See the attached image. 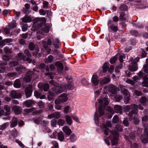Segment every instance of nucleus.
Segmentation results:
<instances>
[{"label": "nucleus", "instance_id": "obj_1", "mask_svg": "<svg viewBox=\"0 0 148 148\" xmlns=\"http://www.w3.org/2000/svg\"><path fill=\"white\" fill-rule=\"evenodd\" d=\"M99 113L100 116H98L96 112L94 114V120L95 124L98 125L99 120L98 117L103 116L104 114V112L103 110V106L107 105L108 104V102L107 98L106 97L102 98L99 100Z\"/></svg>", "mask_w": 148, "mask_h": 148}, {"label": "nucleus", "instance_id": "obj_2", "mask_svg": "<svg viewBox=\"0 0 148 148\" xmlns=\"http://www.w3.org/2000/svg\"><path fill=\"white\" fill-rule=\"evenodd\" d=\"M49 83L52 85V91L49 92V94L51 96H56L62 92L63 89L61 88V86L55 83L53 80L49 81Z\"/></svg>", "mask_w": 148, "mask_h": 148}, {"label": "nucleus", "instance_id": "obj_3", "mask_svg": "<svg viewBox=\"0 0 148 148\" xmlns=\"http://www.w3.org/2000/svg\"><path fill=\"white\" fill-rule=\"evenodd\" d=\"M110 132L111 133V135H110V136L111 138V144L112 145H115L118 143V133L115 130Z\"/></svg>", "mask_w": 148, "mask_h": 148}, {"label": "nucleus", "instance_id": "obj_4", "mask_svg": "<svg viewBox=\"0 0 148 148\" xmlns=\"http://www.w3.org/2000/svg\"><path fill=\"white\" fill-rule=\"evenodd\" d=\"M68 99L65 94H63L56 99L54 101L55 104H60L64 103L68 100Z\"/></svg>", "mask_w": 148, "mask_h": 148}, {"label": "nucleus", "instance_id": "obj_5", "mask_svg": "<svg viewBox=\"0 0 148 148\" xmlns=\"http://www.w3.org/2000/svg\"><path fill=\"white\" fill-rule=\"evenodd\" d=\"M108 91L111 93L110 94L111 96H113L116 94L117 92V88L115 86L111 84L108 85Z\"/></svg>", "mask_w": 148, "mask_h": 148}, {"label": "nucleus", "instance_id": "obj_6", "mask_svg": "<svg viewBox=\"0 0 148 148\" xmlns=\"http://www.w3.org/2000/svg\"><path fill=\"white\" fill-rule=\"evenodd\" d=\"M148 73H144L142 76H139L140 77H143V81L142 84H143V86H145L148 88Z\"/></svg>", "mask_w": 148, "mask_h": 148}, {"label": "nucleus", "instance_id": "obj_7", "mask_svg": "<svg viewBox=\"0 0 148 148\" xmlns=\"http://www.w3.org/2000/svg\"><path fill=\"white\" fill-rule=\"evenodd\" d=\"M148 59L146 60V64L144 65L141 71L138 74V76H142L144 73H148Z\"/></svg>", "mask_w": 148, "mask_h": 148}, {"label": "nucleus", "instance_id": "obj_8", "mask_svg": "<svg viewBox=\"0 0 148 148\" xmlns=\"http://www.w3.org/2000/svg\"><path fill=\"white\" fill-rule=\"evenodd\" d=\"M25 93L27 98L30 97L32 94V86L31 85H29L25 89Z\"/></svg>", "mask_w": 148, "mask_h": 148}, {"label": "nucleus", "instance_id": "obj_9", "mask_svg": "<svg viewBox=\"0 0 148 148\" xmlns=\"http://www.w3.org/2000/svg\"><path fill=\"white\" fill-rule=\"evenodd\" d=\"M17 58L18 60H23L24 61H27L29 62H30L31 61L30 59L27 58L22 53H18L17 56Z\"/></svg>", "mask_w": 148, "mask_h": 148}, {"label": "nucleus", "instance_id": "obj_10", "mask_svg": "<svg viewBox=\"0 0 148 148\" xmlns=\"http://www.w3.org/2000/svg\"><path fill=\"white\" fill-rule=\"evenodd\" d=\"M61 88L63 89L62 92L64 90L68 89H73V82H68V84L64 85H61Z\"/></svg>", "mask_w": 148, "mask_h": 148}, {"label": "nucleus", "instance_id": "obj_11", "mask_svg": "<svg viewBox=\"0 0 148 148\" xmlns=\"http://www.w3.org/2000/svg\"><path fill=\"white\" fill-rule=\"evenodd\" d=\"M91 82L95 85H97L99 82V80L97 76L96 75H93L91 78Z\"/></svg>", "mask_w": 148, "mask_h": 148}, {"label": "nucleus", "instance_id": "obj_12", "mask_svg": "<svg viewBox=\"0 0 148 148\" xmlns=\"http://www.w3.org/2000/svg\"><path fill=\"white\" fill-rule=\"evenodd\" d=\"M29 74H31L32 75H33L34 74V73L33 71H28L27 73L26 77L24 79V80L27 82H30L31 80V78H32V77L29 76Z\"/></svg>", "mask_w": 148, "mask_h": 148}, {"label": "nucleus", "instance_id": "obj_13", "mask_svg": "<svg viewBox=\"0 0 148 148\" xmlns=\"http://www.w3.org/2000/svg\"><path fill=\"white\" fill-rule=\"evenodd\" d=\"M131 112L134 114H137L138 113L137 106L135 104H132L130 106Z\"/></svg>", "mask_w": 148, "mask_h": 148}, {"label": "nucleus", "instance_id": "obj_14", "mask_svg": "<svg viewBox=\"0 0 148 148\" xmlns=\"http://www.w3.org/2000/svg\"><path fill=\"white\" fill-rule=\"evenodd\" d=\"M12 110L14 111L16 114H18L21 113L22 108L20 106H14L12 108Z\"/></svg>", "mask_w": 148, "mask_h": 148}, {"label": "nucleus", "instance_id": "obj_15", "mask_svg": "<svg viewBox=\"0 0 148 148\" xmlns=\"http://www.w3.org/2000/svg\"><path fill=\"white\" fill-rule=\"evenodd\" d=\"M25 8L23 9V11L24 13L26 14H29L30 12V11L28 9L30 7V5L29 3H26L25 5Z\"/></svg>", "mask_w": 148, "mask_h": 148}, {"label": "nucleus", "instance_id": "obj_16", "mask_svg": "<svg viewBox=\"0 0 148 148\" xmlns=\"http://www.w3.org/2000/svg\"><path fill=\"white\" fill-rule=\"evenodd\" d=\"M10 95L12 97L14 98H18L21 96L20 93L16 92L14 90L11 91Z\"/></svg>", "mask_w": 148, "mask_h": 148}, {"label": "nucleus", "instance_id": "obj_17", "mask_svg": "<svg viewBox=\"0 0 148 148\" xmlns=\"http://www.w3.org/2000/svg\"><path fill=\"white\" fill-rule=\"evenodd\" d=\"M62 130L67 135H69L71 133V131L69 127L67 126H64Z\"/></svg>", "mask_w": 148, "mask_h": 148}, {"label": "nucleus", "instance_id": "obj_18", "mask_svg": "<svg viewBox=\"0 0 148 148\" xmlns=\"http://www.w3.org/2000/svg\"><path fill=\"white\" fill-rule=\"evenodd\" d=\"M16 70L19 73H24L26 71L25 68L21 66H19L17 67Z\"/></svg>", "mask_w": 148, "mask_h": 148}, {"label": "nucleus", "instance_id": "obj_19", "mask_svg": "<svg viewBox=\"0 0 148 148\" xmlns=\"http://www.w3.org/2000/svg\"><path fill=\"white\" fill-rule=\"evenodd\" d=\"M110 81V79L109 77H105L100 81L99 84L101 85L106 84L109 83Z\"/></svg>", "mask_w": 148, "mask_h": 148}, {"label": "nucleus", "instance_id": "obj_20", "mask_svg": "<svg viewBox=\"0 0 148 148\" xmlns=\"http://www.w3.org/2000/svg\"><path fill=\"white\" fill-rule=\"evenodd\" d=\"M53 45L55 47L57 48H58L59 47L58 44L60 42V41L58 38H55L52 40Z\"/></svg>", "mask_w": 148, "mask_h": 148}, {"label": "nucleus", "instance_id": "obj_21", "mask_svg": "<svg viewBox=\"0 0 148 148\" xmlns=\"http://www.w3.org/2000/svg\"><path fill=\"white\" fill-rule=\"evenodd\" d=\"M42 43L44 47L45 48H47L48 46H50L51 45V39L49 38L47 40V42L46 41H43Z\"/></svg>", "mask_w": 148, "mask_h": 148}, {"label": "nucleus", "instance_id": "obj_22", "mask_svg": "<svg viewBox=\"0 0 148 148\" xmlns=\"http://www.w3.org/2000/svg\"><path fill=\"white\" fill-rule=\"evenodd\" d=\"M114 108L116 112L120 114L122 113V109L121 107L120 106L116 105L114 106Z\"/></svg>", "mask_w": 148, "mask_h": 148}, {"label": "nucleus", "instance_id": "obj_23", "mask_svg": "<svg viewBox=\"0 0 148 148\" xmlns=\"http://www.w3.org/2000/svg\"><path fill=\"white\" fill-rule=\"evenodd\" d=\"M23 103L27 107H30L34 104V102L32 100H29L25 101Z\"/></svg>", "mask_w": 148, "mask_h": 148}, {"label": "nucleus", "instance_id": "obj_24", "mask_svg": "<svg viewBox=\"0 0 148 148\" xmlns=\"http://www.w3.org/2000/svg\"><path fill=\"white\" fill-rule=\"evenodd\" d=\"M101 127L103 130L106 136L108 135V131H109V130L108 128H107L106 125L105 124H103L101 126Z\"/></svg>", "mask_w": 148, "mask_h": 148}, {"label": "nucleus", "instance_id": "obj_25", "mask_svg": "<svg viewBox=\"0 0 148 148\" xmlns=\"http://www.w3.org/2000/svg\"><path fill=\"white\" fill-rule=\"evenodd\" d=\"M57 136L58 139L60 141H63L64 139V137L63 133L61 131L58 133Z\"/></svg>", "mask_w": 148, "mask_h": 148}, {"label": "nucleus", "instance_id": "obj_26", "mask_svg": "<svg viewBox=\"0 0 148 148\" xmlns=\"http://www.w3.org/2000/svg\"><path fill=\"white\" fill-rule=\"evenodd\" d=\"M35 110L34 108L25 109L24 110V114L25 115H27L31 112H34Z\"/></svg>", "mask_w": 148, "mask_h": 148}, {"label": "nucleus", "instance_id": "obj_27", "mask_svg": "<svg viewBox=\"0 0 148 148\" xmlns=\"http://www.w3.org/2000/svg\"><path fill=\"white\" fill-rule=\"evenodd\" d=\"M65 117L66 122L69 125H71L73 122L71 117L68 115H66Z\"/></svg>", "mask_w": 148, "mask_h": 148}, {"label": "nucleus", "instance_id": "obj_28", "mask_svg": "<svg viewBox=\"0 0 148 148\" xmlns=\"http://www.w3.org/2000/svg\"><path fill=\"white\" fill-rule=\"evenodd\" d=\"M14 86L16 88H19L21 86V84L20 80L18 79L16 80L14 83Z\"/></svg>", "mask_w": 148, "mask_h": 148}, {"label": "nucleus", "instance_id": "obj_29", "mask_svg": "<svg viewBox=\"0 0 148 148\" xmlns=\"http://www.w3.org/2000/svg\"><path fill=\"white\" fill-rule=\"evenodd\" d=\"M139 57H137L134 60H133V58L131 57L130 59V60L132 64H136L139 61Z\"/></svg>", "mask_w": 148, "mask_h": 148}, {"label": "nucleus", "instance_id": "obj_30", "mask_svg": "<svg viewBox=\"0 0 148 148\" xmlns=\"http://www.w3.org/2000/svg\"><path fill=\"white\" fill-rule=\"evenodd\" d=\"M17 119L15 117L13 118L11 124V126L12 127H14L17 125Z\"/></svg>", "mask_w": 148, "mask_h": 148}, {"label": "nucleus", "instance_id": "obj_31", "mask_svg": "<svg viewBox=\"0 0 148 148\" xmlns=\"http://www.w3.org/2000/svg\"><path fill=\"white\" fill-rule=\"evenodd\" d=\"M55 66L59 68L61 70H62L64 68L62 64L59 61H57L55 62Z\"/></svg>", "mask_w": 148, "mask_h": 148}, {"label": "nucleus", "instance_id": "obj_32", "mask_svg": "<svg viewBox=\"0 0 148 148\" xmlns=\"http://www.w3.org/2000/svg\"><path fill=\"white\" fill-rule=\"evenodd\" d=\"M129 69L132 71H136L138 69V66L137 64H135L130 66L129 67Z\"/></svg>", "mask_w": 148, "mask_h": 148}, {"label": "nucleus", "instance_id": "obj_33", "mask_svg": "<svg viewBox=\"0 0 148 148\" xmlns=\"http://www.w3.org/2000/svg\"><path fill=\"white\" fill-rule=\"evenodd\" d=\"M135 137V136L134 133H131L129 134V136H125L126 139L128 141H130V138L131 139L133 140Z\"/></svg>", "mask_w": 148, "mask_h": 148}, {"label": "nucleus", "instance_id": "obj_34", "mask_svg": "<svg viewBox=\"0 0 148 148\" xmlns=\"http://www.w3.org/2000/svg\"><path fill=\"white\" fill-rule=\"evenodd\" d=\"M16 26V21H12L9 24L8 27L11 28H13Z\"/></svg>", "mask_w": 148, "mask_h": 148}, {"label": "nucleus", "instance_id": "obj_35", "mask_svg": "<svg viewBox=\"0 0 148 148\" xmlns=\"http://www.w3.org/2000/svg\"><path fill=\"white\" fill-rule=\"evenodd\" d=\"M121 92L125 96L130 95L127 89L123 87L121 88Z\"/></svg>", "mask_w": 148, "mask_h": 148}, {"label": "nucleus", "instance_id": "obj_36", "mask_svg": "<svg viewBox=\"0 0 148 148\" xmlns=\"http://www.w3.org/2000/svg\"><path fill=\"white\" fill-rule=\"evenodd\" d=\"M17 75V73L16 72H12L8 73L7 75V76L9 78L15 77Z\"/></svg>", "mask_w": 148, "mask_h": 148}, {"label": "nucleus", "instance_id": "obj_37", "mask_svg": "<svg viewBox=\"0 0 148 148\" xmlns=\"http://www.w3.org/2000/svg\"><path fill=\"white\" fill-rule=\"evenodd\" d=\"M53 58L51 55L49 56L45 61V63L46 64H48L49 62H51L53 60Z\"/></svg>", "mask_w": 148, "mask_h": 148}, {"label": "nucleus", "instance_id": "obj_38", "mask_svg": "<svg viewBox=\"0 0 148 148\" xmlns=\"http://www.w3.org/2000/svg\"><path fill=\"white\" fill-rule=\"evenodd\" d=\"M22 21L25 23L30 22L31 21L30 17L28 16H25L22 19Z\"/></svg>", "mask_w": 148, "mask_h": 148}, {"label": "nucleus", "instance_id": "obj_39", "mask_svg": "<svg viewBox=\"0 0 148 148\" xmlns=\"http://www.w3.org/2000/svg\"><path fill=\"white\" fill-rule=\"evenodd\" d=\"M70 139L71 142H74L76 140L77 137L74 134H73L70 136Z\"/></svg>", "mask_w": 148, "mask_h": 148}, {"label": "nucleus", "instance_id": "obj_40", "mask_svg": "<svg viewBox=\"0 0 148 148\" xmlns=\"http://www.w3.org/2000/svg\"><path fill=\"white\" fill-rule=\"evenodd\" d=\"M119 9L122 11L127 10V6L124 4H122L120 6Z\"/></svg>", "mask_w": 148, "mask_h": 148}, {"label": "nucleus", "instance_id": "obj_41", "mask_svg": "<svg viewBox=\"0 0 148 148\" xmlns=\"http://www.w3.org/2000/svg\"><path fill=\"white\" fill-rule=\"evenodd\" d=\"M108 64V63L106 62L104 64L103 66V72H106L107 71V69L109 68Z\"/></svg>", "mask_w": 148, "mask_h": 148}, {"label": "nucleus", "instance_id": "obj_42", "mask_svg": "<svg viewBox=\"0 0 148 148\" xmlns=\"http://www.w3.org/2000/svg\"><path fill=\"white\" fill-rule=\"evenodd\" d=\"M4 109L5 111L7 112L6 114L7 115H9L10 111V106L7 105H5L4 106Z\"/></svg>", "mask_w": 148, "mask_h": 148}, {"label": "nucleus", "instance_id": "obj_43", "mask_svg": "<svg viewBox=\"0 0 148 148\" xmlns=\"http://www.w3.org/2000/svg\"><path fill=\"white\" fill-rule=\"evenodd\" d=\"M65 123V121L64 119H59L58 121V124L61 126H63Z\"/></svg>", "mask_w": 148, "mask_h": 148}, {"label": "nucleus", "instance_id": "obj_44", "mask_svg": "<svg viewBox=\"0 0 148 148\" xmlns=\"http://www.w3.org/2000/svg\"><path fill=\"white\" fill-rule=\"evenodd\" d=\"M8 125L7 123H5L3 125H0V130H3L6 129L7 127H8Z\"/></svg>", "mask_w": 148, "mask_h": 148}, {"label": "nucleus", "instance_id": "obj_45", "mask_svg": "<svg viewBox=\"0 0 148 148\" xmlns=\"http://www.w3.org/2000/svg\"><path fill=\"white\" fill-rule=\"evenodd\" d=\"M109 29L114 32H116L117 31L118 28L116 26L111 25L109 27Z\"/></svg>", "mask_w": 148, "mask_h": 148}, {"label": "nucleus", "instance_id": "obj_46", "mask_svg": "<svg viewBox=\"0 0 148 148\" xmlns=\"http://www.w3.org/2000/svg\"><path fill=\"white\" fill-rule=\"evenodd\" d=\"M24 53L27 57L28 58H29L31 57L32 55L29 52V50L27 49H25L24 51Z\"/></svg>", "mask_w": 148, "mask_h": 148}, {"label": "nucleus", "instance_id": "obj_47", "mask_svg": "<svg viewBox=\"0 0 148 148\" xmlns=\"http://www.w3.org/2000/svg\"><path fill=\"white\" fill-rule=\"evenodd\" d=\"M67 81L68 82H73L72 78L71 75H68L66 77Z\"/></svg>", "mask_w": 148, "mask_h": 148}, {"label": "nucleus", "instance_id": "obj_48", "mask_svg": "<svg viewBox=\"0 0 148 148\" xmlns=\"http://www.w3.org/2000/svg\"><path fill=\"white\" fill-rule=\"evenodd\" d=\"M35 48V46L34 44L32 42L29 43V48L31 51L34 50Z\"/></svg>", "mask_w": 148, "mask_h": 148}, {"label": "nucleus", "instance_id": "obj_49", "mask_svg": "<svg viewBox=\"0 0 148 148\" xmlns=\"http://www.w3.org/2000/svg\"><path fill=\"white\" fill-rule=\"evenodd\" d=\"M3 50L5 53H11V50L8 47H5L3 49Z\"/></svg>", "mask_w": 148, "mask_h": 148}, {"label": "nucleus", "instance_id": "obj_50", "mask_svg": "<svg viewBox=\"0 0 148 148\" xmlns=\"http://www.w3.org/2000/svg\"><path fill=\"white\" fill-rule=\"evenodd\" d=\"M130 33L133 35L137 36L139 35L138 32L135 30H132L130 31Z\"/></svg>", "mask_w": 148, "mask_h": 148}, {"label": "nucleus", "instance_id": "obj_51", "mask_svg": "<svg viewBox=\"0 0 148 148\" xmlns=\"http://www.w3.org/2000/svg\"><path fill=\"white\" fill-rule=\"evenodd\" d=\"M49 86L48 84H44L43 86V90L45 91H47L49 89Z\"/></svg>", "mask_w": 148, "mask_h": 148}, {"label": "nucleus", "instance_id": "obj_52", "mask_svg": "<svg viewBox=\"0 0 148 148\" xmlns=\"http://www.w3.org/2000/svg\"><path fill=\"white\" fill-rule=\"evenodd\" d=\"M125 16V14L124 12H121L119 16L120 19L122 21L125 20V18L124 17Z\"/></svg>", "mask_w": 148, "mask_h": 148}, {"label": "nucleus", "instance_id": "obj_53", "mask_svg": "<svg viewBox=\"0 0 148 148\" xmlns=\"http://www.w3.org/2000/svg\"><path fill=\"white\" fill-rule=\"evenodd\" d=\"M129 96H126V97H124V102L125 104H127L130 102V98Z\"/></svg>", "mask_w": 148, "mask_h": 148}, {"label": "nucleus", "instance_id": "obj_54", "mask_svg": "<svg viewBox=\"0 0 148 148\" xmlns=\"http://www.w3.org/2000/svg\"><path fill=\"white\" fill-rule=\"evenodd\" d=\"M57 121L55 119H52L51 122V124L53 127H55L56 126Z\"/></svg>", "mask_w": 148, "mask_h": 148}, {"label": "nucleus", "instance_id": "obj_55", "mask_svg": "<svg viewBox=\"0 0 148 148\" xmlns=\"http://www.w3.org/2000/svg\"><path fill=\"white\" fill-rule=\"evenodd\" d=\"M54 118L56 119H58L60 117V113L57 112H56L53 113Z\"/></svg>", "mask_w": 148, "mask_h": 148}, {"label": "nucleus", "instance_id": "obj_56", "mask_svg": "<svg viewBox=\"0 0 148 148\" xmlns=\"http://www.w3.org/2000/svg\"><path fill=\"white\" fill-rule=\"evenodd\" d=\"M18 64V62L17 61H12L10 62L9 64V65L10 66L12 67L13 66H15Z\"/></svg>", "mask_w": 148, "mask_h": 148}, {"label": "nucleus", "instance_id": "obj_57", "mask_svg": "<svg viewBox=\"0 0 148 148\" xmlns=\"http://www.w3.org/2000/svg\"><path fill=\"white\" fill-rule=\"evenodd\" d=\"M119 121V118L117 115L114 116L112 119V122L114 123H116Z\"/></svg>", "mask_w": 148, "mask_h": 148}, {"label": "nucleus", "instance_id": "obj_58", "mask_svg": "<svg viewBox=\"0 0 148 148\" xmlns=\"http://www.w3.org/2000/svg\"><path fill=\"white\" fill-rule=\"evenodd\" d=\"M37 104L38 106L41 108H43L44 107V103L41 101H38L37 103Z\"/></svg>", "mask_w": 148, "mask_h": 148}, {"label": "nucleus", "instance_id": "obj_59", "mask_svg": "<svg viewBox=\"0 0 148 148\" xmlns=\"http://www.w3.org/2000/svg\"><path fill=\"white\" fill-rule=\"evenodd\" d=\"M142 137L141 138L142 141V142L144 143H148V137Z\"/></svg>", "mask_w": 148, "mask_h": 148}, {"label": "nucleus", "instance_id": "obj_60", "mask_svg": "<svg viewBox=\"0 0 148 148\" xmlns=\"http://www.w3.org/2000/svg\"><path fill=\"white\" fill-rule=\"evenodd\" d=\"M133 24L134 26H135L138 28H141L143 27V25L140 23L137 24H136V23H133Z\"/></svg>", "mask_w": 148, "mask_h": 148}, {"label": "nucleus", "instance_id": "obj_61", "mask_svg": "<svg viewBox=\"0 0 148 148\" xmlns=\"http://www.w3.org/2000/svg\"><path fill=\"white\" fill-rule=\"evenodd\" d=\"M3 32L5 34H8L10 33V30L8 28H5L4 29Z\"/></svg>", "mask_w": 148, "mask_h": 148}, {"label": "nucleus", "instance_id": "obj_62", "mask_svg": "<svg viewBox=\"0 0 148 148\" xmlns=\"http://www.w3.org/2000/svg\"><path fill=\"white\" fill-rule=\"evenodd\" d=\"M3 59L5 61H8L10 60L9 56L6 55H4L3 56Z\"/></svg>", "mask_w": 148, "mask_h": 148}, {"label": "nucleus", "instance_id": "obj_63", "mask_svg": "<svg viewBox=\"0 0 148 148\" xmlns=\"http://www.w3.org/2000/svg\"><path fill=\"white\" fill-rule=\"evenodd\" d=\"M116 60V56H114V57L110 59V62L111 64H113L115 62Z\"/></svg>", "mask_w": 148, "mask_h": 148}, {"label": "nucleus", "instance_id": "obj_64", "mask_svg": "<svg viewBox=\"0 0 148 148\" xmlns=\"http://www.w3.org/2000/svg\"><path fill=\"white\" fill-rule=\"evenodd\" d=\"M52 144L53 145V148H58V143L56 141L52 142Z\"/></svg>", "mask_w": 148, "mask_h": 148}]
</instances>
